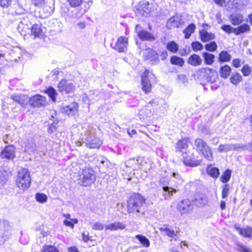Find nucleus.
I'll return each mask as SVG.
<instances>
[{
    "label": "nucleus",
    "instance_id": "1",
    "mask_svg": "<svg viewBox=\"0 0 252 252\" xmlns=\"http://www.w3.org/2000/svg\"><path fill=\"white\" fill-rule=\"evenodd\" d=\"M82 139L86 145L91 149H98L102 144V141L96 135V129L92 125L85 124L82 126Z\"/></svg>",
    "mask_w": 252,
    "mask_h": 252
},
{
    "label": "nucleus",
    "instance_id": "2",
    "mask_svg": "<svg viewBox=\"0 0 252 252\" xmlns=\"http://www.w3.org/2000/svg\"><path fill=\"white\" fill-rule=\"evenodd\" d=\"M145 199L139 193H133L127 202L128 213L135 214L137 216L144 215L145 210Z\"/></svg>",
    "mask_w": 252,
    "mask_h": 252
},
{
    "label": "nucleus",
    "instance_id": "3",
    "mask_svg": "<svg viewBox=\"0 0 252 252\" xmlns=\"http://www.w3.org/2000/svg\"><path fill=\"white\" fill-rule=\"evenodd\" d=\"M16 185L19 189L25 190L31 186V177L30 171L27 168H22L17 172Z\"/></svg>",
    "mask_w": 252,
    "mask_h": 252
},
{
    "label": "nucleus",
    "instance_id": "4",
    "mask_svg": "<svg viewBox=\"0 0 252 252\" xmlns=\"http://www.w3.org/2000/svg\"><path fill=\"white\" fill-rule=\"evenodd\" d=\"M194 143L197 151L200 154H201L209 161L213 160L214 158L211 148L206 142L201 138H197Z\"/></svg>",
    "mask_w": 252,
    "mask_h": 252
},
{
    "label": "nucleus",
    "instance_id": "5",
    "mask_svg": "<svg viewBox=\"0 0 252 252\" xmlns=\"http://www.w3.org/2000/svg\"><path fill=\"white\" fill-rule=\"evenodd\" d=\"M79 179L83 186L86 187L93 184L95 180L94 172L90 167H85L80 170Z\"/></svg>",
    "mask_w": 252,
    "mask_h": 252
},
{
    "label": "nucleus",
    "instance_id": "6",
    "mask_svg": "<svg viewBox=\"0 0 252 252\" xmlns=\"http://www.w3.org/2000/svg\"><path fill=\"white\" fill-rule=\"evenodd\" d=\"M177 209L182 214H189L192 212L193 209V204L189 199H184L179 202Z\"/></svg>",
    "mask_w": 252,
    "mask_h": 252
},
{
    "label": "nucleus",
    "instance_id": "7",
    "mask_svg": "<svg viewBox=\"0 0 252 252\" xmlns=\"http://www.w3.org/2000/svg\"><path fill=\"white\" fill-rule=\"evenodd\" d=\"M184 24V21L181 15L175 14L167 21L166 27L168 29L178 28Z\"/></svg>",
    "mask_w": 252,
    "mask_h": 252
},
{
    "label": "nucleus",
    "instance_id": "8",
    "mask_svg": "<svg viewBox=\"0 0 252 252\" xmlns=\"http://www.w3.org/2000/svg\"><path fill=\"white\" fill-rule=\"evenodd\" d=\"M75 89V86L70 81L63 79L58 85V91L62 93L68 94L72 92Z\"/></svg>",
    "mask_w": 252,
    "mask_h": 252
},
{
    "label": "nucleus",
    "instance_id": "9",
    "mask_svg": "<svg viewBox=\"0 0 252 252\" xmlns=\"http://www.w3.org/2000/svg\"><path fill=\"white\" fill-rule=\"evenodd\" d=\"M78 105L76 102H72L68 105L63 104L61 110L62 113L68 116H74L78 112Z\"/></svg>",
    "mask_w": 252,
    "mask_h": 252
},
{
    "label": "nucleus",
    "instance_id": "10",
    "mask_svg": "<svg viewBox=\"0 0 252 252\" xmlns=\"http://www.w3.org/2000/svg\"><path fill=\"white\" fill-rule=\"evenodd\" d=\"M128 44V39L124 36H121L118 38L116 43L113 45L111 44L112 48L118 51L119 52H124L127 48Z\"/></svg>",
    "mask_w": 252,
    "mask_h": 252
},
{
    "label": "nucleus",
    "instance_id": "11",
    "mask_svg": "<svg viewBox=\"0 0 252 252\" xmlns=\"http://www.w3.org/2000/svg\"><path fill=\"white\" fill-rule=\"evenodd\" d=\"M149 71L146 70L141 76L142 89L145 94L149 93L152 89L151 83L149 79Z\"/></svg>",
    "mask_w": 252,
    "mask_h": 252
},
{
    "label": "nucleus",
    "instance_id": "12",
    "mask_svg": "<svg viewBox=\"0 0 252 252\" xmlns=\"http://www.w3.org/2000/svg\"><path fill=\"white\" fill-rule=\"evenodd\" d=\"M139 25H137L135 31L139 38L142 41H153L156 39V37L151 33L145 31L139 30Z\"/></svg>",
    "mask_w": 252,
    "mask_h": 252
},
{
    "label": "nucleus",
    "instance_id": "13",
    "mask_svg": "<svg viewBox=\"0 0 252 252\" xmlns=\"http://www.w3.org/2000/svg\"><path fill=\"white\" fill-rule=\"evenodd\" d=\"M243 148V145L238 144H220L217 150L220 153H226L231 151H237Z\"/></svg>",
    "mask_w": 252,
    "mask_h": 252
},
{
    "label": "nucleus",
    "instance_id": "14",
    "mask_svg": "<svg viewBox=\"0 0 252 252\" xmlns=\"http://www.w3.org/2000/svg\"><path fill=\"white\" fill-rule=\"evenodd\" d=\"M203 72L205 79L208 82H215L218 78L217 72L213 69L209 67L205 68L203 69Z\"/></svg>",
    "mask_w": 252,
    "mask_h": 252
},
{
    "label": "nucleus",
    "instance_id": "15",
    "mask_svg": "<svg viewBox=\"0 0 252 252\" xmlns=\"http://www.w3.org/2000/svg\"><path fill=\"white\" fill-rule=\"evenodd\" d=\"M0 156L2 158L13 159L15 157V147L12 145L6 146L1 152Z\"/></svg>",
    "mask_w": 252,
    "mask_h": 252
},
{
    "label": "nucleus",
    "instance_id": "16",
    "mask_svg": "<svg viewBox=\"0 0 252 252\" xmlns=\"http://www.w3.org/2000/svg\"><path fill=\"white\" fill-rule=\"evenodd\" d=\"M30 103L33 107H40L45 105L46 97L40 95H36L30 99Z\"/></svg>",
    "mask_w": 252,
    "mask_h": 252
},
{
    "label": "nucleus",
    "instance_id": "17",
    "mask_svg": "<svg viewBox=\"0 0 252 252\" xmlns=\"http://www.w3.org/2000/svg\"><path fill=\"white\" fill-rule=\"evenodd\" d=\"M234 227L239 233L246 238H250L252 236V228L247 226L245 228H241L238 225H235Z\"/></svg>",
    "mask_w": 252,
    "mask_h": 252
},
{
    "label": "nucleus",
    "instance_id": "18",
    "mask_svg": "<svg viewBox=\"0 0 252 252\" xmlns=\"http://www.w3.org/2000/svg\"><path fill=\"white\" fill-rule=\"evenodd\" d=\"M199 33L200 38L203 42H208L215 38V35L214 33L208 32L205 30L200 31Z\"/></svg>",
    "mask_w": 252,
    "mask_h": 252
},
{
    "label": "nucleus",
    "instance_id": "19",
    "mask_svg": "<svg viewBox=\"0 0 252 252\" xmlns=\"http://www.w3.org/2000/svg\"><path fill=\"white\" fill-rule=\"evenodd\" d=\"M126 227V225L121 222H114L105 225V230H109L110 231H116L118 230H123Z\"/></svg>",
    "mask_w": 252,
    "mask_h": 252
},
{
    "label": "nucleus",
    "instance_id": "20",
    "mask_svg": "<svg viewBox=\"0 0 252 252\" xmlns=\"http://www.w3.org/2000/svg\"><path fill=\"white\" fill-rule=\"evenodd\" d=\"M187 62L192 66H197L201 64L202 60L199 55L194 54L189 57Z\"/></svg>",
    "mask_w": 252,
    "mask_h": 252
},
{
    "label": "nucleus",
    "instance_id": "21",
    "mask_svg": "<svg viewBox=\"0 0 252 252\" xmlns=\"http://www.w3.org/2000/svg\"><path fill=\"white\" fill-rule=\"evenodd\" d=\"M194 201L197 206L202 207L207 204L208 198L205 195L199 193L196 195Z\"/></svg>",
    "mask_w": 252,
    "mask_h": 252
},
{
    "label": "nucleus",
    "instance_id": "22",
    "mask_svg": "<svg viewBox=\"0 0 252 252\" xmlns=\"http://www.w3.org/2000/svg\"><path fill=\"white\" fill-rule=\"evenodd\" d=\"M138 166L144 170L149 169L151 168V161L148 158L144 157H138Z\"/></svg>",
    "mask_w": 252,
    "mask_h": 252
},
{
    "label": "nucleus",
    "instance_id": "23",
    "mask_svg": "<svg viewBox=\"0 0 252 252\" xmlns=\"http://www.w3.org/2000/svg\"><path fill=\"white\" fill-rule=\"evenodd\" d=\"M138 12L143 16H148L150 13V9L149 8V3L145 1L143 2L138 9Z\"/></svg>",
    "mask_w": 252,
    "mask_h": 252
},
{
    "label": "nucleus",
    "instance_id": "24",
    "mask_svg": "<svg viewBox=\"0 0 252 252\" xmlns=\"http://www.w3.org/2000/svg\"><path fill=\"white\" fill-rule=\"evenodd\" d=\"M31 34L35 37H42L43 36V32L41 29L40 25H33L31 30Z\"/></svg>",
    "mask_w": 252,
    "mask_h": 252
},
{
    "label": "nucleus",
    "instance_id": "25",
    "mask_svg": "<svg viewBox=\"0 0 252 252\" xmlns=\"http://www.w3.org/2000/svg\"><path fill=\"white\" fill-rule=\"evenodd\" d=\"M230 20L232 25H240L244 21V17L240 14H233L230 16Z\"/></svg>",
    "mask_w": 252,
    "mask_h": 252
},
{
    "label": "nucleus",
    "instance_id": "26",
    "mask_svg": "<svg viewBox=\"0 0 252 252\" xmlns=\"http://www.w3.org/2000/svg\"><path fill=\"white\" fill-rule=\"evenodd\" d=\"M24 146L22 147L24 148V151L29 154L33 153L35 151V145L34 143L31 142L29 140L26 141L24 143Z\"/></svg>",
    "mask_w": 252,
    "mask_h": 252
},
{
    "label": "nucleus",
    "instance_id": "27",
    "mask_svg": "<svg viewBox=\"0 0 252 252\" xmlns=\"http://www.w3.org/2000/svg\"><path fill=\"white\" fill-rule=\"evenodd\" d=\"M231 72V68L228 65L221 66L220 69V75L221 78L226 79L230 75Z\"/></svg>",
    "mask_w": 252,
    "mask_h": 252
},
{
    "label": "nucleus",
    "instance_id": "28",
    "mask_svg": "<svg viewBox=\"0 0 252 252\" xmlns=\"http://www.w3.org/2000/svg\"><path fill=\"white\" fill-rule=\"evenodd\" d=\"M251 28L249 25L247 24H243L238 28L234 29V33L236 35H239L241 33H244L245 32H249Z\"/></svg>",
    "mask_w": 252,
    "mask_h": 252
},
{
    "label": "nucleus",
    "instance_id": "29",
    "mask_svg": "<svg viewBox=\"0 0 252 252\" xmlns=\"http://www.w3.org/2000/svg\"><path fill=\"white\" fill-rule=\"evenodd\" d=\"M231 59V55L226 51H222L220 52L219 56V61L220 63L229 62Z\"/></svg>",
    "mask_w": 252,
    "mask_h": 252
},
{
    "label": "nucleus",
    "instance_id": "30",
    "mask_svg": "<svg viewBox=\"0 0 252 252\" xmlns=\"http://www.w3.org/2000/svg\"><path fill=\"white\" fill-rule=\"evenodd\" d=\"M206 171L209 175L214 178H217L220 174L219 168L212 167L211 165L208 166Z\"/></svg>",
    "mask_w": 252,
    "mask_h": 252
},
{
    "label": "nucleus",
    "instance_id": "31",
    "mask_svg": "<svg viewBox=\"0 0 252 252\" xmlns=\"http://www.w3.org/2000/svg\"><path fill=\"white\" fill-rule=\"evenodd\" d=\"M202 57L204 58V63L207 65H212L214 62L215 56L208 52H203Z\"/></svg>",
    "mask_w": 252,
    "mask_h": 252
},
{
    "label": "nucleus",
    "instance_id": "32",
    "mask_svg": "<svg viewBox=\"0 0 252 252\" xmlns=\"http://www.w3.org/2000/svg\"><path fill=\"white\" fill-rule=\"evenodd\" d=\"M196 26L194 24H189L185 30L183 31V33L185 34V38L189 39L191 34L195 31Z\"/></svg>",
    "mask_w": 252,
    "mask_h": 252
},
{
    "label": "nucleus",
    "instance_id": "33",
    "mask_svg": "<svg viewBox=\"0 0 252 252\" xmlns=\"http://www.w3.org/2000/svg\"><path fill=\"white\" fill-rule=\"evenodd\" d=\"M163 192V195L165 199L170 198L173 194L176 192V190L168 186H163L162 187Z\"/></svg>",
    "mask_w": 252,
    "mask_h": 252
},
{
    "label": "nucleus",
    "instance_id": "34",
    "mask_svg": "<svg viewBox=\"0 0 252 252\" xmlns=\"http://www.w3.org/2000/svg\"><path fill=\"white\" fill-rule=\"evenodd\" d=\"M8 178L7 172L2 168H0V187H2Z\"/></svg>",
    "mask_w": 252,
    "mask_h": 252
},
{
    "label": "nucleus",
    "instance_id": "35",
    "mask_svg": "<svg viewBox=\"0 0 252 252\" xmlns=\"http://www.w3.org/2000/svg\"><path fill=\"white\" fill-rule=\"evenodd\" d=\"M188 147V140L186 139H182L177 143L176 150L182 152V150H186Z\"/></svg>",
    "mask_w": 252,
    "mask_h": 252
},
{
    "label": "nucleus",
    "instance_id": "36",
    "mask_svg": "<svg viewBox=\"0 0 252 252\" xmlns=\"http://www.w3.org/2000/svg\"><path fill=\"white\" fill-rule=\"evenodd\" d=\"M170 63L174 65L183 66L184 64L185 61L183 58L176 56H173L170 59Z\"/></svg>",
    "mask_w": 252,
    "mask_h": 252
},
{
    "label": "nucleus",
    "instance_id": "37",
    "mask_svg": "<svg viewBox=\"0 0 252 252\" xmlns=\"http://www.w3.org/2000/svg\"><path fill=\"white\" fill-rule=\"evenodd\" d=\"M158 109L157 110V112L159 114H165L168 108V105L163 100H160L159 103Z\"/></svg>",
    "mask_w": 252,
    "mask_h": 252
},
{
    "label": "nucleus",
    "instance_id": "38",
    "mask_svg": "<svg viewBox=\"0 0 252 252\" xmlns=\"http://www.w3.org/2000/svg\"><path fill=\"white\" fill-rule=\"evenodd\" d=\"M135 238L139 241L144 247L148 248L150 246V241L145 236L138 234L135 236Z\"/></svg>",
    "mask_w": 252,
    "mask_h": 252
},
{
    "label": "nucleus",
    "instance_id": "39",
    "mask_svg": "<svg viewBox=\"0 0 252 252\" xmlns=\"http://www.w3.org/2000/svg\"><path fill=\"white\" fill-rule=\"evenodd\" d=\"M231 176V171L229 169L226 170L220 177V180L223 183H227Z\"/></svg>",
    "mask_w": 252,
    "mask_h": 252
},
{
    "label": "nucleus",
    "instance_id": "40",
    "mask_svg": "<svg viewBox=\"0 0 252 252\" xmlns=\"http://www.w3.org/2000/svg\"><path fill=\"white\" fill-rule=\"evenodd\" d=\"M242 80V76L238 73L233 74L230 78L231 83L235 85H237Z\"/></svg>",
    "mask_w": 252,
    "mask_h": 252
},
{
    "label": "nucleus",
    "instance_id": "41",
    "mask_svg": "<svg viewBox=\"0 0 252 252\" xmlns=\"http://www.w3.org/2000/svg\"><path fill=\"white\" fill-rule=\"evenodd\" d=\"M166 48L168 51L175 53L179 49V46L175 42L171 41L167 43Z\"/></svg>",
    "mask_w": 252,
    "mask_h": 252
},
{
    "label": "nucleus",
    "instance_id": "42",
    "mask_svg": "<svg viewBox=\"0 0 252 252\" xmlns=\"http://www.w3.org/2000/svg\"><path fill=\"white\" fill-rule=\"evenodd\" d=\"M46 93L53 102L56 101L57 93L55 89L52 87H49L46 90Z\"/></svg>",
    "mask_w": 252,
    "mask_h": 252
},
{
    "label": "nucleus",
    "instance_id": "43",
    "mask_svg": "<svg viewBox=\"0 0 252 252\" xmlns=\"http://www.w3.org/2000/svg\"><path fill=\"white\" fill-rule=\"evenodd\" d=\"M159 230L161 231L164 232L166 235L172 238H175L176 236V234L173 230H171L167 227H165V226L160 227Z\"/></svg>",
    "mask_w": 252,
    "mask_h": 252
},
{
    "label": "nucleus",
    "instance_id": "44",
    "mask_svg": "<svg viewBox=\"0 0 252 252\" xmlns=\"http://www.w3.org/2000/svg\"><path fill=\"white\" fill-rule=\"evenodd\" d=\"M183 163L187 166L190 167H195L199 164V162L198 161H193L190 159H189L186 158L184 156H183Z\"/></svg>",
    "mask_w": 252,
    "mask_h": 252
},
{
    "label": "nucleus",
    "instance_id": "45",
    "mask_svg": "<svg viewBox=\"0 0 252 252\" xmlns=\"http://www.w3.org/2000/svg\"><path fill=\"white\" fill-rule=\"evenodd\" d=\"M218 48L217 43L215 41H211L205 45V49L209 52H215Z\"/></svg>",
    "mask_w": 252,
    "mask_h": 252
},
{
    "label": "nucleus",
    "instance_id": "46",
    "mask_svg": "<svg viewBox=\"0 0 252 252\" xmlns=\"http://www.w3.org/2000/svg\"><path fill=\"white\" fill-rule=\"evenodd\" d=\"M126 165L128 167L136 168V165H138V158H130L126 161Z\"/></svg>",
    "mask_w": 252,
    "mask_h": 252
},
{
    "label": "nucleus",
    "instance_id": "47",
    "mask_svg": "<svg viewBox=\"0 0 252 252\" xmlns=\"http://www.w3.org/2000/svg\"><path fill=\"white\" fill-rule=\"evenodd\" d=\"M222 191H221V197L222 199L226 198L229 192V186L228 184H225L221 187Z\"/></svg>",
    "mask_w": 252,
    "mask_h": 252
},
{
    "label": "nucleus",
    "instance_id": "48",
    "mask_svg": "<svg viewBox=\"0 0 252 252\" xmlns=\"http://www.w3.org/2000/svg\"><path fill=\"white\" fill-rule=\"evenodd\" d=\"M42 252H59V250L54 246L45 245L42 249Z\"/></svg>",
    "mask_w": 252,
    "mask_h": 252
},
{
    "label": "nucleus",
    "instance_id": "49",
    "mask_svg": "<svg viewBox=\"0 0 252 252\" xmlns=\"http://www.w3.org/2000/svg\"><path fill=\"white\" fill-rule=\"evenodd\" d=\"M35 198L36 200L40 203L46 202L47 200V196L42 193H37L35 195Z\"/></svg>",
    "mask_w": 252,
    "mask_h": 252
},
{
    "label": "nucleus",
    "instance_id": "50",
    "mask_svg": "<svg viewBox=\"0 0 252 252\" xmlns=\"http://www.w3.org/2000/svg\"><path fill=\"white\" fill-rule=\"evenodd\" d=\"M191 47L193 50L195 52L201 51L203 49V45L198 41L193 42L191 43Z\"/></svg>",
    "mask_w": 252,
    "mask_h": 252
},
{
    "label": "nucleus",
    "instance_id": "51",
    "mask_svg": "<svg viewBox=\"0 0 252 252\" xmlns=\"http://www.w3.org/2000/svg\"><path fill=\"white\" fill-rule=\"evenodd\" d=\"M105 225L103 223L97 221L94 223L92 226V229L95 230H103L104 228L105 227Z\"/></svg>",
    "mask_w": 252,
    "mask_h": 252
},
{
    "label": "nucleus",
    "instance_id": "52",
    "mask_svg": "<svg viewBox=\"0 0 252 252\" xmlns=\"http://www.w3.org/2000/svg\"><path fill=\"white\" fill-rule=\"evenodd\" d=\"M149 108L150 106L149 105L144 107L140 110V115H143L144 116L146 117L151 115L152 113V111L151 109H149Z\"/></svg>",
    "mask_w": 252,
    "mask_h": 252
},
{
    "label": "nucleus",
    "instance_id": "53",
    "mask_svg": "<svg viewBox=\"0 0 252 252\" xmlns=\"http://www.w3.org/2000/svg\"><path fill=\"white\" fill-rule=\"evenodd\" d=\"M171 176L176 180L175 182L178 185H181L184 182L183 180L178 173L173 172L172 173Z\"/></svg>",
    "mask_w": 252,
    "mask_h": 252
},
{
    "label": "nucleus",
    "instance_id": "54",
    "mask_svg": "<svg viewBox=\"0 0 252 252\" xmlns=\"http://www.w3.org/2000/svg\"><path fill=\"white\" fill-rule=\"evenodd\" d=\"M241 71L244 76H248L251 73V68L247 64L244 65L241 69Z\"/></svg>",
    "mask_w": 252,
    "mask_h": 252
},
{
    "label": "nucleus",
    "instance_id": "55",
    "mask_svg": "<svg viewBox=\"0 0 252 252\" xmlns=\"http://www.w3.org/2000/svg\"><path fill=\"white\" fill-rule=\"evenodd\" d=\"M234 29L229 25H223L221 27V29L228 34L234 32Z\"/></svg>",
    "mask_w": 252,
    "mask_h": 252
},
{
    "label": "nucleus",
    "instance_id": "56",
    "mask_svg": "<svg viewBox=\"0 0 252 252\" xmlns=\"http://www.w3.org/2000/svg\"><path fill=\"white\" fill-rule=\"evenodd\" d=\"M70 5L72 7H77L81 5L83 0H67Z\"/></svg>",
    "mask_w": 252,
    "mask_h": 252
},
{
    "label": "nucleus",
    "instance_id": "57",
    "mask_svg": "<svg viewBox=\"0 0 252 252\" xmlns=\"http://www.w3.org/2000/svg\"><path fill=\"white\" fill-rule=\"evenodd\" d=\"M11 98L15 102H18L20 104L23 105L24 104L23 100L20 95H12Z\"/></svg>",
    "mask_w": 252,
    "mask_h": 252
},
{
    "label": "nucleus",
    "instance_id": "58",
    "mask_svg": "<svg viewBox=\"0 0 252 252\" xmlns=\"http://www.w3.org/2000/svg\"><path fill=\"white\" fill-rule=\"evenodd\" d=\"M237 250L239 252H252L250 248L242 245H239L237 248Z\"/></svg>",
    "mask_w": 252,
    "mask_h": 252
},
{
    "label": "nucleus",
    "instance_id": "59",
    "mask_svg": "<svg viewBox=\"0 0 252 252\" xmlns=\"http://www.w3.org/2000/svg\"><path fill=\"white\" fill-rule=\"evenodd\" d=\"M57 123L53 122V124L49 126L48 131L49 133H53L56 131L57 128Z\"/></svg>",
    "mask_w": 252,
    "mask_h": 252
},
{
    "label": "nucleus",
    "instance_id": "60",
    "mask_svg": "<svg viewBox=\"0 0 252 252\" xmlns=\"http://www.w3.org/2000/svg\"><path fill=\"white\" fill-rule=\"evenodd\" d=\"M11 0H0V6L4 7H8L10 3Z\"/></svg>",
    "mask_w": 252,
    "mask_h": 252
},
{
    "label": "nucleus",
    "instance_id": "61",
    "mask_svg": "<svg viewBox=\"0 0 252 252\" xmlns=\"http://www.w3.org/2000/svg\"><path fill=\"white\" fill-rule=\"evenodd\" d=\"M32 3L36 6H42L44 3L45 0H31Z\"/></svg>",
    "mask_w": 252,
    "mask_h": 252
},
{
    "label": "nucleus",
    "instance_id": "62",
    "mask_svg": "<svg viewBox=\"0 0 252 252\" xmlns=\"http://www.w3.org/2000/svg\"><path fill=\"white\" fill-rule=\"evenodd\" d=\"M3 140L5 143H9L12 141V138L10 135L6 134L3 136Z\"/></svg>",
    "mask_w": 252,
    "mask_h": 252
},
{
    "label": "nucleus",
    "instance_id": "63",
    "mask_svg": "<svg viewBox=\"0 0 252 252\" xmlns=\"http://www.w3.org/2000/svg\"><path fill=\"white\" fill-rule=\"evenodd\" d=\"M233 65L238 68L241 66V60L239 59H235L232 61Z\"/></svg>",
    "mask_w": 252,
    "mask_h": 252
},
{
    "label": "nucleus",
    "instance_id": "64",
    "mask_svg": "<svg viewBox=\"0 0 252 252\" xmlns=\"http://www.w3.org/2000/svg\"><path fill=\"white\" fill-rule=\"evenodd\" d=\"M179 80H181L183 83H186L188 81V79L186 75L184 74H180L178 76Z\"/></svg>",
    "mask_w": 252,
    "mask_h": 252
}]
</instances>
